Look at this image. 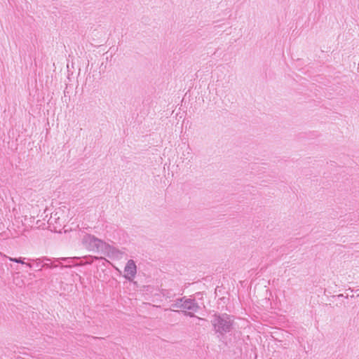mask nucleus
<instances>
[{"label": "nucleus", "mask_w": 359, "mask_h": 359, "mask_svg": "<svg viewBox=\"0 0 359 359\" xmlns=\"http://www.w3.org/2000/svg\"><path fill=\"white\" fill-rule=\"evenodd\" d=\"M211 324L213 330L217 334V337H224L226 334L232 331L233 328V320L232 316L227 313H217L212 315Z\"/></svg>", "instance_id": "1"}, {"label": "nucleus", "mask_w": 359, "mask_h": 359, "mask_svg": "<svg viewBox=\"0 0 359 359\" xmlns=\"http://www.w3.org/2000/svg\"><path fill=\"white\" fill-rule=\"evenodd\" d=\"M25 265L29 266V268H32L34 266V262H32V263L25 262Z\"/></svg>", "instance_id": "15"}, {"label": "nucleus", "mask_w": 359, "mask_h": 359, "mask_svg": "<svg viewBox=\"0 0 359 359\" xmlns=\"http://www.w3.org/2000/svg\"><path fill=\"white\" fill-rule=\"evenodd\" d=\"M124 278L129 281L133 280L137 273V266L133 259L128 261L124 268Z\"/></svg>", "instance_id": "4"}, {"label": "nucleus", "mask_w": 359, "mask_h": 359, "mask_svg": "<svg viewBox=\"0 0 359 359\" xmlns=\"http://www.w3.org/2000/svg\"><path fill=\"white\" fill-rule=\"evenodd\" d=\"M202 306L205 307L203 302H197L196 299H192V296L189 297H184V306H183V313L184 316L189 318H197L201 320H206L204 318L197 317L195 313H197L201 309Z\"/></svg>", "instance_id": "2"}, {"label": "nucleus", "mask_w": 359, "mask_h": 359, "mask_svg": "<svg viewBox=\"0 0 359 359\" xmlns=\"http://www.w3.org/2000/svg\"><path fill=\"white\" fill-rule=\"evenodd\" d=\"M85 261L81 260L79 264H74V266H84L86 264H91L93 262L97 260H104L107 261L106 259L102 257H95V256H86L82 258Z\"/></svg>", "instance_id": "7"}, {"label": "nucleus", "mask_w": 359, "mask_h": 359, "mask_svg": "<svg viewBox=\"0 0 359 359\" xmlns=\"http://www.w3.org/2000/svg\"><path fill=\"white\" fill-rule=\"evenodd\" d=\"M102 264H104V260H102ZM106 262H108L107 260Z\"/></svg>", "instance_id": "16"}, {"label": "nucleus", "mask_w": 359, "mask_h": 359, "mask_svg": "<svg viewBox=\"0 0 359 359\" xmlns=\"http://www.w3.org/2000/svg\"><path fill=\"white\" fill-rule=\"evenodd\" d=\"M40 261L41 262V263H45V262H52V259L48 257H42L41 258H39Z\"/></svg>", "instance_id": "14"}, {"label": "nucleus", "mask_w": 359, "mask_h": 359, "mask_svg": "<svg viewBox=\"0 0 359 359\" xmlns=\"http://www.w3.org/2000/svg\"><path fill=\"white\" fill-rule=\"evenodd\" d=\"M97 252H100L108 257L115 256L116 253L118 252L115 248L107 243L104 241H102Z\"/></svg>", "instance_id": "5"}, {"label": "nucleus", "mask_w": 359, "mask_h": 359, "mask_svg": "<svg viewBox=\"0 0 359 359\" xmlns=\"http://www.w3.org/2000/svg\"><path fill=\"white\" fill-rule=\"evenodd\" d=\"M79 260H81V257H61L55 259V262L63 261L66 263L65 265L60 264V266L61 268H70L72 266H74V264H79L78 262Z\"/></svg>", "instance_id": "6"}, {"label": "nucleus", "mask_w": 359, "mask_h": 359, "mask_svg": "<svg viewBox=\"0 0 359 359\" xmlns=\"http://www.w3.org/2000/svg\"><path fill=\"white\" fill-rule=\"evenodd\" d=\"M161 294L166 298H170L172 296V294L169 290L165 289H162Z\"/></svg>", "instance_id": "13"}, {"label": "nucleus", "mask_w": 359, "mask_h": 359, "mask_svg": "<svg viewBox=\"0 0 359 359\" xmlns=\"http://www.w3.org/2000/svg\"><path fill=\"white\" fill-rule=\"evenodd\" d=\"M184 297L177 299L171 306L177 309H183Z\"/></svg>", "instance_id": "8"}, {"label": "nucleus", "mask_w": 359, "mask_h": 359, "mask_svg": "<svg viewBox=\"0 0 359 359\" xmlns=\"http://www.w3.org/2000/svg\"><path fill=\"white\" fill-rule=\"evenodd\" d=\"M192 299H196L197 302H203V292H196L194 296H192Z\"/></svg>", "instance_id": "12"}, {"label": "nucleus", "mask_w": 359, "mask_h": 359, "mask_svg": "<svg viewBox=\"0 0 359 359\" xmlns=\"http://www.w3.org/2000/svg\"><path fill=\"white\" fill-rule=\"evenodd\" d=\"M32 262H34V266L38 268L36 271H41L43 267H41V262L40 261L39 258L36 259H29Z\"/></svg>", "instance_id": "11"}, {"label": "nucleus", "mask_w": 359, "mask_h": 359, "mask_svg": "<svg viewBox=\"0 0 359 359\" xmlns=\"http://www.w3.org/2000/svg\"><path fill=\"white\" fill-rule=\"evenodd\" d=\"M101 239L95 237L94 235L86 234L83 236L82 241L90 250L97 251L102 243Z\"/></svg>", "instance_id": "3"}, {"label": "nucleus", "mask_w": 359, "mask_h": 359, "mask_svg": "<svg viewBox=\"0 0 359 359\" xmlns=\"http://www.w3.org/2000/svg\"><path fill=\"white\" fill-rule=\"evenodd\" d=\"M8 259L11 261V262H15V263H18V264H25V258H22V257H8Z\"/></svg>", "instance_id": "10"}, {"label": "nucleus", "mask_w": 359, "mask_h": 359, "mask_svg": "<svg viewBox=\"0 0 359 359\" xmlns=\"http://www.w3.org/2000/svg\"><path fill=\"white\" fill-rule=\"evenodd\" d=\"M56 258H54L52 262H45L41 265V267L45 269H54L59 266V264H55L57 262H55V259Z\"/></svg>", "instance_id": "9"}]
</instances>
